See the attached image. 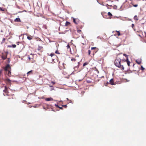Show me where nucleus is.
Wrapping results in <instances>:
<instances>
[{"mask_svg": "<svg viewBox=\"0 0 146 146\" xmlns=\"http://www.w3.org/2000/svg\"><path fill=\"white\" fill-rule=\"evenodd\" d=\"M121 58L117 56L116 58L115 61V64L117 67L119 68L121 70H123L124 69V66H125L124 64H121Z\"/></svg>", "mask_w": 146, "mask_h": 146, "instance_id": "f257e3e1", "label": "nucleus"}, {"mask_svg": "<svg viewBox=\"0 0 146 146\" xmlns=\"http://www.w3.org/2000/svg\"><path fill=\"white\" fill-rule=\"evenodd\" d=\"M91 50L93 55H94L98 50V48L96 47H92L91 48Z\"/></svg>", "mask_w": 146, "mask_h": 146, "instance_id": "f03ea898", "label": "nucleus"}, {"mask_svg": "<svg viewBox=\"0 0 146 146\" xmlns=\"http://www.w3.org/2000/svg\"><path fill=\"white\" fill-rule=\"evenodd\" d=\"M73 22L76 25H78L82 23L78 19L73 18Z\"/></svg>", "mask_w": 146, "mask_h": 146, "instance_id": "7ed1b4c3", "label": "nucleus"}, {"mask_svg": "<svg viewBox=\"0 0 146 146\" xmlns=\"http://www.w3.org/2000/svg\"><path fill=\"white\" fill-rule=\"evenodd\" d=\"M126 62H127L128 66H129L130 63V62L128 60V58H127L126 60H122L121 61V63L122 64L123 63Z\"/></svg>", "mask_w": 146, "mask_h": 146, "instance_id": "20e7f679", "label": "nucleus"}, {"mask_svg": "<svg viewBox=\"0 0 146 146\" xmlns=\"http://www.w3.org/2000/svg\"><path fill=\"white\" fill-rule=\"evenodd\" d=\"M7 54H3L1 56V58L3 60L6 59L7 57Z\"/></svg>", "mask_w": 146, "mask_h": 146, "instance_id": "39448f33", "label": "nucleus"}, {"mask_svg": "<svg viewBox=\"0 0 146 146\" xmlns=\"http://www.w3.org/2000/svg\"><path fill=\"white\" fill-rule=\"evenodd\" d=\"M9 68H10L9 65L8 64L5 67L4 70L5 71H7L8 70V69Z\"/></svg>", "mask_w": 146, "mask_h": 146, "instance_id": "423d86ee", "label": "nucleus"}, {"mask_svg": "<svg viewBox=\"0 0 146 146\" xmlns=\"http://www.w3.org/2000/svg\"><path fill=\"white\" fill-rule=\"evenodd\" d=\"M110 84L112 85H114L115 84L114 83V80L113 79H111L110 81Z\"/></svg>", "mask_w": 146, "mask_h": 146, "instance_id": "0eeeda50", "label": "nucleus"}, {"mask_svg": "<svg viewBox=\"0 0 146 146\" xmlns=\"http://www.w3.org/2000/svg\"><path fill=\"white\" fill-rule=\"evenodd\" d=\"M33 74V70H31L29 72H28L27 73V76H28L29 75H32Z\"/></svg>", "mask_w": 146, "mask_h": 146, "instance_id": "6e6552de", "label": "nucleus"}, {"mask_svg": "<svg viewBox=\"0 0 146 146\" xmlns=\"http://www.w3.org/2000/svg\"><path fill=\"white\" fill-rule=\"evenodd\" d=\"M53 99L51 98H47L45 99V100L46 101H50L53 100Z\"/></svg>", "mask_w": 146, "mask_h": 146, "instance_id": "1a4fd4ad", "label": "nucleus"}, {"mask_svg": "<svg viewBox=\"0 0 146 146\" xmlns=\"http://www.w3.org/2000/svg\"><path fill=\"white\" fill-rule=\"evenodd\" d=\"M62 66H61L62 69H64L65 68V66H66V64L64 63L62 64Z\"/></svg>", "mask_w": 146, "mask_h": 146, "instance_id": "9d476101", "label": "nucleus"}, {"mask_svg": "<svg viewBox=\"0 0 146 146\" xmlns=\"http://www.w3.org/2000/svg\"><path fill=\"white\" fill-rule=\"evenodd\" d=\"M14 21L17 22H21V20L19 18H16L14 20Z\"/></svg>", "mask_w": 146, "mask_h": 146, "instance_id": "9b49d317", "label": "nucleus"}, {"mask_svg": "<svg viewBox=\"0 0 146 146\" xmlns=\"http://www.w3.org/2000/svg\"><path fill=\"white\" fill-rule=\"evenodd\" d=\"M4 92L5 93H4L3 94V95H4L5 96H8V93H9V92H8V91H6V92Z\"/></svg>", "mask_w": 146, "mask_h": 146, "instance_id": "f8f14e48", "label": "nucleus"}, {"mask_svg": "<svg viewBox=\"0 0 146 146\" xmlns=\"http://www.w3.org/2000/svg\"><path fill=\"white\" fill-rule=\"evenodd\" d=\"M70 25V23L68 21H66L65 23V26H68Z\"/></svg>", "mask_w": 146, "mask_h": 146, "instance_id": "ddd939ff", "label": "nucleus"}, {"mask_svg": "<svg viewBox=\"0 0 146 146\" xmlns=\"http://www.w3.org/2000/svg\"><path fill=\"white\" fill-rule=\"evenodd\" d=\"M134 19L135 20L138 21V18L137 15H135L134 17Z\"/></svg>", "mask_w": 146, "mask_h": 146, "instance_id": "4468645a", "label": "nucleus"}, {"mask_svg": "<svg viewBox=\"0 0 146 146\" xmlns=\"http://www.w3.org/2000/svg\"><path fill=\"white\" fill-rule=\"evenodd\" d=\"M135 61H136V62L137 64H140L141 62V61L140 60H136Z\"/></svg>", "mask_w": 146, "mask_h": 146, "instance_id": "2eb2a0df", "label": "nucleus"}, {"mask_svg": "<svg viewBox=\"0 0 146 146\" xmlns=\"http://www.w3.org/2000/svg\"><path fill=\"white\" fill-rule=\"evenodd\" d=\"M6 81L8 83L10 84L11 83V81L8 78L6 79Z\"/></svg>", "mask_w": 146, "mask_h": 146, "instance_id": "dca6fc26", "label": "nucleus"}, {"mask_svg": "<svg viewBox=\"0 0 146 146\" xmlns=\"http://www.w3.org/2000/svg\"><path fill=\"white\" fill-rule=\"evenodd\" d=\"M71 60L72 61L74 62H75L76 61V58H72L71 59Z\"/></svg>", "mask_w": 146, "mask_h": 146, "instance_id": "f3484780", "label": "nucleus"}, {"mask_svg": "<svg viewBox=\"0 0 146 146\" xmlns=\"http://www.w3.org/2000/svg\"><path fill=\"white\" fill-rule=\"evenodd\" d=\"M27 38L28 39H29V40H31L32 39L33 37L31 36H27Z\"/></svg>", "mask_w": 146, "mask_h": 146, "instance_id": "a211bd4d", "label": "nucleus"}, {"mask_svg": "<svg viewBox=\"0 0 146 146\" xmlns=\"http://www.w3.org/2000/svg\"><path fill=\"white\" fill-rule=\"evenodd\" d=\"M115 31L117 33V35L118 36H119L121 35L120 32L119 31Z\"/></svg>", "mask_w": 146, "mask_h": 146, "instance_id": "6ab92c4d", "label": "nucleus"}, {"mask_svg": "<svg viewBox=\"0 0 146 146\" xmlns=\"http://www.w3.org/2000/svg\"><path fill=\"white\" fill-rule=\"evenodd\" d=\"M7 71H8V75L9 76H10V75H11V72L10 70H8Z\"/></svg>", "mask_w": 146, "mask_h": 146, "instance_id": "aec40b11", "label": "nucleus"}, {"mask_svg": "<svg viewBox=\"0 0 146 146\" xmlns=\"http://www.w3.org/2000/svg\"><path fill=\"white\" fill-rule=\"evenodd\" d=\"M7 89H8L7 87H6V86H5V89H4V90H3V91L4 92H6V91H7Z\"/></svg>", "mask_w": 146, "mask_h": 146, "instance_id": "412c9836", "label": "nucleus"}, {"mask_svg": "<svg viewBox=\"0 0 146 146\" xmlns=\"http://www.w3.org/2000/svg\"><path fill=\"white\" fill-rule=\"evenodd\" d=\"M5 11V8L0 7V11Z\"/></svg>", "mask_w": 146, "mask_h": 146, "instance_id": "4be33fe9", "label": "nucleus"}, {"mask_svg": "<svg viewBox=\"0 0 146 146\" xmlns=\"http://www.w3.org/2000/svg\"><path fill=\"white\" fill-rule=\"evenodd\" d=\"M14 95V94H12L8 98V99H13V96Z\"/></svg>", "mask_w": 146, "mask_h": 146, "instance_id": "5701e85b", "label": "nucleus"}, {"mask_svg": "<svg viewBox=\"0 0 146 146\" xmlns=\"http://www.w3.org/2000/svg\"><path fill=\"white\" fill-rule=\"evenodd\" d=\"M88 64V62H85L83 64V66H85L87 65Z\"/></svg>", "mask_w": 146, "mask_h": 146, "instance_id": "b1692460", "label": "nucleus"}, {"mask_svg": "<svg viewBox=\"0 0 146 146\" xmlns=\"http://www.w3.org/2000/svg\"><path fill=\"white\" fill-rule=\"evenodd\" d=\"M42 46H38V50H40L42 48Z\"/></svg>", "mask_w": 146, "mask_h": 146, "instance_id": "393cba45", "label": "nucleus"}, {"mask_svg": "<svg viewBox=\"0 0 146 146\" xmlns=\"http://www.w3.org/2000/svg\"><path fill=\"white\" fill-rule=\"evenodd\" d=\"M49 86L51 87V88H50L51 90H54V88L52 86L50 85Z\"/></svg>", "mask_w": 146, "mask_h": 146, "instance_id": "a878e982", "label": "nucleus"}, {"mask_svg": "<svg viewBox=\"0 0 146 146\" xmlns=\"http://www.w3.org/2000/svg\"><path fill=\"white\" fill-rule=\"evenodd\" d=\"M10 47H12L13 48H15L16 47V45L15 44H12L11 46Z\"/></svg>", "mask_w": 146, "mask_h": 146, "instance_id": "bb28decb", "label": "nucleus"}, {"mask_svg": "<svg viewBox=\"0 0 146 146\" xmlns=\"http://www.w3.org/2000/svg\"><path fill=\"white\" fill-rule=\"evenodd\" d=\"M55 55L54 53H51L50 56L51 57H52L53 56H54Z\"/></svg>", "mask_w": 146, "mask_h": 146, "instance_id": "cd10ccee", "label": "nucleus"}, {"mask_svg": "<svg viewBox=\"0 0 146 146\" xmlns=\"http://www.w3.org/2000/svg\"><path fill=\"white\" fill-rule=\"evenodd\" d=\"M91 52V51L90 50H88V54L89 55H90V54Z\"/></svg>", "mask_w": 146, "mask_h": 146, "instance_id": "c85d7f7f", "label": "nucleus"}, {"mask_svg": "<svg viewBox=\"0 0 146 146\" xmlns=\"http://www.w3.org/2000/svg\"><path fill=\"white\" fill-rule=\"evenodd\" d=\"M108 14L109 16H112V14L110 12H108Z\"/></svg>", "mask_w": 146, "mask_h": 146, "instance_id": "c756f323", "label": "nucleus"}, {"mask_svg": "<svg viewBox=\"0 0 146 146\" xmlns=\"http://www.w3.org/2000/svg\"><path fill=\"white\" fill-rule=\"evenodd\" d=\"M77 32L78 33H80L81 32V31L80 30H78Z\"/></svg>", "mask_w": 146, "mask_h": 146, "instance_id": "7c9ffc66", "label": "nucleus"}, {"mask_svg": "<svg viewBox=\"0 0 146 146\" xmlns=\"http://www.w3.org/2000/svg\"><path fill=\"white\" fill-rule=\"evenodd\" d=\"M66 99H67V100H68V101H70L69 102H71V103H72V101L71 100H69V99H68V98H66Z\"/></svg>", "mask_w": 146, "mask_h": 146, "instance_id": "2f4dec72", "label": "nucleus"}, {"mask_svg": "<svg viewBox=\"0 0 146 146\" xmlns=\"http://www.w3.org/2000/svg\"><path fill=\"white\" fill-rule=\"evenodd\" d=\"M67 49H69V48H70V46L69 45V44L67 46Z\"/></svg>", "mask_w": 146, "mask_h": 146, "instance_id": "473e14b6", "label": "nucleus"}, {"mask_svg": "<svg viewBox=\"0 0 146 146\" xmlns=\"http://www.w3.org/2000/svg\"><path fill=\"white\" fill-rule=\"evenodd\" d=\"M2 70L1 69L0 70V76H1L2 74Z\"/></svg>", "mask_w": 146, "mask_h": 146, "instance_id": "72a5a7b5", "label": "nucleus"}, {"mask_svg": "<svg viewBox=\"0 0 146 146\" xmlns=\"http://www.w3.org/2000/svg\"><path fill=\"white\" fill-rule=\"evenodd\" d=\"M141 69L142 70H143L144 69V68L142 66H141Z\"/></svg>", "mask_w": 146, "mask_h": 146, "instance_id": "f704fd0d", "label": "nucleus"}, {"mask_svg": "<svg viewBox=\"0 0 146 146\" xmlns=\"http://www.w3.org/2000/svg\"><path fill=\"white\" fill-rule=\"evenodd\" d=\"M55 106L57 108H59V106L58 105H57L56 104H55Z\"/></svg>", "mask_w": 146, "mask_h": 146, "instance_id": "c9c22d12", "label": "nucleus"}, {"mask_svg": "<svg viewBox=\"0 0 146 146\" xmlns=\"http://www.w3.org/2000/svg\"><path fill=\"white\" fill-rule=\"evenodd\" d=\"M55 53L56 54H60L58 52L57 50L55 51Z\"/></svg>", "mask_w": 146, "mask_h": 146, "instance_id": "e433bc0d", "label": "nucleus"}, {"mask_svg": "<svg viewBox=\"0 0 146 146\" xmlns=\"http://www.w3.org/2000/svg\"><path fill=\"white\" fill-rule=\"evenodd\" d=\"M138 6V5L137 4H135L133 5V6L135 7H137Z\"/></svg>", "mask_w": 146, "mask_h": 146, "instance_id": "4c0bfd02", "label": "nucleus"}, {"mask_svg": "<svg viewBox=\"0 0 146 146\" xmlns=\"http://www.w3.org/2000/svg\"><path fill=\"white\" fill-rule=\"evenodd\" d=\"M62 106L64 107L65 108H66L67 107V106L66 105H62Z\"/></svg>", "mask_w": 146, "mask_h": 146, "instance_id": "58836bf2", "label": "nucleus"}, {"mask_svg": "<svg viewBox=\"0 0 146 146\" xmlns=\"http://www.w3.org/2000/svg\"><path fill=\"white\" fill-rule=\"evenodd\" d=\"M131 27H132L133 28L134 27V24H132V25H131Z\"/></svg>", "mask_w": 146, "mask_h": 146, "instance_id": "ea45409f", "label": "nucleus"}, {"mask_svg": "<svg viewBox=\"0 0 146 146\" xmlns=\"http://www.w3.org/2000/svg\"><path fill=\"white\" fill-rule=\"evenodd\" d=\"M51 83L52 84H55V82H54L52 81Z\"/></svg>", "mask_w": 146, "mask_h": 146, "instance_id": "a19ab883", "label": "nucleus"}, {"mask_svg": "<svg viewBox=\"0 0 146 146\" xmlns=\"http://www.w3.org/2000/svg\"><path fill=\"white\" fill-rule=\"evenodd\" d=\"M123 55L125 56V57L126 58V59L127 58H128L126 54H124Z\"/></svg>", "mask_w": 146, "mask_h": 146, "instance_id": "79ce46f5", "label": "nucleus"}, {"mask_svg": "<svg viewBox=\"0 0 146 146\" xmlns=\"http://www.w3.org/2000/svg\"><path fill=\"white\" fill-rule=\"evenodd\" d=\"M59 108L60 109H61V110H62L63 109V108L62 107H59Z\"/></svg>", "mask_w": 146, "mask_h": 146, "instance_id": "37998d69", "label": "nucleus"}, {"mask_svg": "<svg viewBox=\"0 0 146 146\" xmlns=\"http://www.w3.org/2000/svg\"><path fill=\"white\" fill-rule=\"evenodd\" d=\"M5 40V39L4 38L3 39V42H4Z\"/></svg>", "mask_w": 146, "mask_h": 146, "instance_id": "c03bdc74", "label": "nucleus"}, {"mask_svg": "<svg viewBox=\"0 0 146 146\" xmlns=\"http://www.w3.org/2000/svg\"><path fill=\"white\" fill-rule=\"evenodd\" d=\"M137 69H133V70L134 71H137Z\"/></svg>", "mask_w": 146, "mask_h": 146, "instance_id": "a18cd8bd", "label": "nucleus"}, {"mask_svg": "<svg viewBox=\"0 0 146 146\" xmlns=\"http://www.w3.org/2000/svg\"><path fill=\"white\" fill-rule=\"evenodd\" d=\"M28 58L29 59V60H31V58L30 57V56H28Z\"/></svg>", "mask_w": 146, "mask_h": 146, "instance_id": "49530a36", "label": "nucleus"}, {"mask_svg": "<svg viewBox=\"0 0 146 146\" xmlns=\"http://www.w3.org/2000/svg\"><path fill=\"white\" fill-rule=\"evenodd\" d=\"M17 8H18V9H20V8L19 7V6H17Z\"/></svg>", "mask_w": 146, "mask_h": 146, "instance_id": "de8ad7c7", "label": "nucleus"}, {"mask_svg": "<svg viewBox=\"0 0 146 146\" xmlns=\"http://www.w3.org/2000/svg\"><path fill=\"white\" fill-rule=\"evenodd\" d=\"M20 43L19 42H17L16 43L17 44V45H19V43Z\"/></svg>", "mask_w": 146, "mask_h": 146, "instance_id": "09e8293b", "label": "nucleus"}, {"mask_svg": "<svg viewBox=\"0 0 146 146\" xmlns=\"http://www.w3.org/2000/svg\"><path fill=\"white\" fill-rule=\"evenodd\" d=\"M135 65V64H133V68H134V66Z\"/></svg>", "mask_w": 146, "mask_h": 146, "instance_id": "8fccbe9b", "label": "nucleus"}, {"mask_svg": "<svg viewBox=\"0 0 146 146\" xmlns=\"http://www.w3.org/2000/svg\"><path fill=\"white\" fill-rule=\"evenodd\" d=\"M8 61H9V58H8Z\"/></svg>", "mask_w": 146, "mask_h": 146, "instance_id": "3c124183", "label": "nucleus"}]
</instances>
